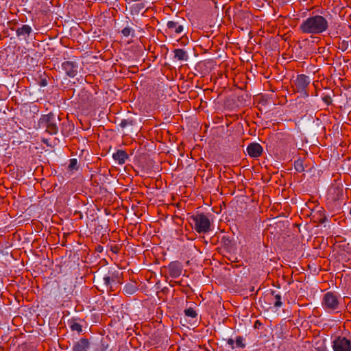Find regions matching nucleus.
<instances>
[{
  "mask_svg": "<svg viewBox=\"0 0 351 351\" xmlns=\"http://www.w3.org/2000/svg\"><path fill=\"white\" fill-rule=\"evenodd\" d=\"M174 58L180 61H186L188 60L186 51L183 49H176L173 51Z\"/></svg>",
  "mask_w": 351,
  "mask_h": 351,
  "instance_id": "f3484780",
  "label": "nucleus"
},
{
  "mask_svg": "<svg viewBox=\"0 0 351 351\" xmlns=\"http://www.w3.org/2000/svg\"><path fill=\"white\" fill-rule=\"evenodd\" d=\"M227 342H228V345H230V347H231V348H232V349H233V348H234V339H231V338H230V339H228V341H227Z\"/></svg>",
  "mask_w": 351,
  "mask_h": 351,
  "instance_id": "c85d7f7f",
  "label": "nucleus"
},
{
  "mask_svg": "<svg viewBox=\"0 0 351 351\" xmlns=\"http://www.w3.org/2000/svg\"><path fill=\"white\" fill-rule=\"evenodd\" d=\"M62 67L69 77H74L77 74L78 65L75 61L64 62Z\"/></svg>",
  "mask_w": 351,
  "mask_h": 351,
  "instance_id": "6e6552de",
  "label": "nucleus"
},
{
  "mask_svg": "<svg viewBox=\"0 0 351 351\" xmlns=\"http://www.w3.org/2000/svg\"><path fill=\"white\" fill-rule=\"evenodd\" d=\"M184 19L176 18L174 20L169 21L167 23L166 32L174 36H178L184 32Z\"/></svg>",
  "mask_w": 351,
  "mask_h": 351,
  "instance_id": "423d86ee",
  "label": "nucleus"
},
{
  "mask_svg": "<svg viewBox=\"0 0 351 351\" xmlns=\"http://www.w3.org/2000/svg\"><path fill=\"white\" fill-rule=\"evenodd\" d=\"M235 343H236L237 347H238V348H243L245 347V344L243 343V337L241 336L237 337Z\"/></svg>",
  "mask_w": 351,
  "mask_h": 351,
  "instance_id": "bb28decb",
  "label": "nucleus"
},
{
  "mask_svg": "<svg viewBox=\"0 0 351 351\" xmlns=\"http://www.w3.org/2000/svg\"><path fill=\"white\" fill-rule=\"evenodd\" d=\"M189 223L199 234H206L211 230V223L208 217L202 213H197L188 218Z\"/></svg>",
  "mask_w": 351,
  "mask_h": 351,
  "instance_id": "f03ea898",
  "label": "nucleus"
},
{
  "mask_svg": "<svg viewBox=\"0 0 351 351\" xmlns=\"http://www.w3.org/2000/svg\"><path fill=\"white\" fill-rule=\"evenodd\" d=\"M104 285L106 287V290L108 292L114 291L113 285L114 282L112 281L111 278L109 277L108 274L105 275L103 278Z\"/></svg>",
  "mask_w": 351,
  "mask_h": 351,
  "instance_id": "a211bd4d",
  "label": "nucleus"
},
{
  "mask_svg": "<svg viewBox=\"0 0 351 351\" xmlns=\"http://www.w3.org/2000/svg\"><path fill=\"white\" fill-rule=\"evenodd\" d=\"M322 100L327 106L330 105L332 101L331 97L328 95H326L323 96Z\"/></svg>",
  "mask_w": 351,
  "mask_h": 351,
  "instance_id": "cd10ccee",
  "label": "nucleus"
},
{
  "mask_svg": "<svg viewBox=\"0 0 351 351\" xmlns=\"http://www.w3.org/2000/svg\"><path fill=\"white\" fill-rule=\"evenodd\" d=\"M71 128H73L68 121L62 123V133L64 136H68Z\"/></svg>",
  "mask_w": 351,
  "mask_h": 351,
  "instance_id": "5701e85b",
  "label": "nucleus"
},
{
  "mask_svg": "<svg viewBox=\"0 0 351 351\" xmlns=\"http://www.w3.org/2000/svg\"><path fill=\"white\" fill-rule=\"evenodd\" d=\"M246 152L250 157L258 158L261 156L263 149L259 143H251L247 145Z\"/></svg>",
  "mask_w": 351,
  "mask_h": 351,
  "instance_id": "9d476101",
  "label": "nucleus"
},
{
  "mask_svg": "<svg viewBox=\"0 0 351 351\" xmlns=\"http://www.w3.org/2000/svg\"><path fill=\"white\" fill-rule=\"evenodd\" d=\"M294 169L299 173L303 172L304 171L303 160L301 159L295 160L294 162Z\"/></svg>",
  "mask_w": 351,
  "mask_h": 351,
  "instance_id": "412c9836",
  "label": "nucleus"
},
{
  "mask_svg": "<svg viewBox=\"0 0 351 351\" xmlns=\"http://www.w3.org/2000/svg\"><path fill=\"white\" fill-rule=\"evenodd\" d=\"M328 28V21L321 15L310 16L304 20L299 26V29L302 33L311 34H322Z\"/></svg>",
  "mask_w": 351,
  "mask_h": 351,
  "instance_id": "f257e3e1",
  "label": "nucleus"
},
{
  "mask_svg": "<svg viewBox=\"0 0 351 351\" xmlns=\"http://www.w3.org/2000/svg\"><path fill=\"white\" fill-rule=\"evenodd\" d=\"M128 158L129 155L123 149H118L112 154V158L117 161L119 165H123Z\"/></svg>",
  "mask_w": 351,
  "mask_h": 351,
  "instance_id": "4468645a",
  "label": "nucleus"
},
{
  "mask_svg": "<svg viewBox=\"0 0 351 351\" xmlns=\"http://www.w3.org/2000/svg\"><path fill=\"white\" fill-rule=\"evenodd\" d=\"M89 346V341L86 338H81L74 343L73 351H87Z\"/></svg>",
  "mask_w": 351,
  "mask_h": 351,
  "instance_id": "ddd939ff",
  "label": "nucleus"
},
{
  "mask_svg": "<svg viewBox=\"0 0 351 351\" xmlns=\"http://www.w3.org/2000/svg\"><path fill=\"white\" fill-rule=\"evenodd\" d=\"M334 351H351V341L345 337L338 336L332 341Z\"/></svg>",
  "mask_w": 351,
  "mask_h": 351,
  "instance_id": "0eeeda50",
  "label": "nucleus"
},
{
  "mask_svg": "<svg viewBox=\"0 0 351 351\" xmlns=\"http://www.w3.org/2000/svg\"><path fill=\"white\" fill-rule=\"evenodd\" d=\"M322 308L327 312H334L339 307L338 296L332 292L326 293L322 300Z\"/></svg>",
  "mask_w": 351,
  "mask_h": 351,
  "instance_id": "20e7f679",
  "label": "nucleus"
},
{
  "mask_svg": "<svg viewBox=\"0 0 351 351\" xmlns=\"http://www.w3.org/2000/svg\"><path fill=\"white\" fill-rule=\"evenodd\" d=\"M182 271V265L179 261H173L169 264L168 273L171 278H176L179 277Z\"/></svg>",
  "mask_w": 351,
  "mask_h": 351,
  "instance_id": "1a4fd4ad",
  "label": "nucleus"
},
{
  "mask_svg": "<svg viewBox=\"0 0 351 351\" xmlns=\"http://www.w3.org/2000/svg\"><path fill=\"white\" fill-rule=\"evenodd\" d=\"M349 47H350V45H349L348 41L343 40L341 43H339L338 48L340 50H341L342 51H345L348 49Z\"/></svg>",
  "mask_w": 351,
  "mask_h": 351,
  "instance_id": "a878e982",
  "label": "nucleus"
},
{
  "mask_svg": "<svg viewBox=\"0 0 351 351\" xmlns=\"http://www.w3.org/2000/svg\"><path fill=\"white\" fill-rule=\"evenodd\" d=\"M32 32V28L29 25H22L16 30V36L21 38L27 40L29 35Z\"/></svg>",
  "mask_w": 351,
  "mask_h": 351,
  "instance_id": "f8f14e48",
  "label": "nucleus"
},
{
  "mask_svg": "<svg viewBox=\"0 0 351 351\" xmlns=\"http://www.w3.org/2000/svg\"><path fill=\"white\" fill-rule=\"evenodd\" d=\"M79 318L72 317L68 320V325L72 331H77L78 333L82 332V326L77 322Z\"/></svg>",
  "mask_w": 351,
  "mask_h": 351,
  "instance_id": "dca6fc26",
  "label": "nucleus"
},
{
  "mask_svg": "<svg viewBox=\"0 0 351 351\" xmlns=\"http://www.w3.org/2000/svg\"><path fill=\"white\" fill-rule=\"evenodd\" d=\"M78 169L77 166V160L76 158H72L69 160V165L68 166V169L70 171L77 170Z\"/></svg>",
  "mask_w": 351,
  "mask_h": 351,
  "instance_id": "393cba45",
  "label": "nucleus"
},
{
  "mask_svg": "<svg viewBox=\"0 0 351 351\" xmlns=\"http://www.w3.org/2000/svg\"><path fill=\"white\" fill-rule=\"evenodd\" d=\"M38 126L40 128L45 129L51 135H55L58 132L56 117L53 112L43 114L38 121Z\"/></svg>",
  "mask_w": 351,
  "mask_h": 351,
  "instance_id": "7ed1b4c3",
  "label": "nucleus"
},
{
  "mask_svg": "<svg viewBox=\"0 0 351 351\" xmlns=\"http://www.w3.org/2000/svg\"><path fill=\"white\" fill-rule=\"evenodd\" d=\"M258 324H259V321H258V320H257V321L255 322V324L258 325Z\"/></svg>",
  "mask_w": 351,
  "mask_h": 351,
  "instance_id": "f704fd0d",
  "label": "nucleus"
},
{
  "mask_svg": "<svg viewBox=\"0 0 351 351\" xmlns=\"http://www.w3.org/2000/svg\"><path fill=\"white\" fill-rule=\"evenodd\" d=\"M265 299L268 300L270 304L273 302L274 307L280 308L282 305V296L279 293H276L275 291L271 290L269 293L265 295Z\"/></svg>",
  "mask_w": 351,
  "mask_h": 351,
  "instance_id": "9b49d317",
  "label": "nucleus"
},
{
  "mask_svg": "<svg viewBox=\"0 0 351 351\" xmlns=\"http://www.w3.org/2000/svg\"><path fill=\"white\" fill-rule=\"evenodd\" d=\"M184 312L186 317L195 318L197 316L196 311L191 307L186 308Z\"/></svg>",
  "mask_w": 351,
  "mask_h": 351,
  "instance_id": "b1692460",
  "label": "nucleus"
},
{
  "mask_svg": "<svg viewBox=\"0 0 351 351\" xmlns=\"http://www.w3.org/2000/svg\"><path fill=\"white\" fill-rule=\"evenodd\" d=\"M111 278L112 281L114 282V285L122 284L121 274L119 271L115 269H110L107 274Z\"/></svg>",
  "mask_w": 351,
  "mask_h": 351,
  "instance_id": "2eb2a0df",
  "label": "nucleus"
},
{
  "mask_svg": "<svg viewBox=\"0 0 351 351\" xmlns=\"http://www.w3.org/2000/svg\"><path fill=\"white\" fill-rule=\"evenodd\" d=\"M40 85L41 86H46L47 85V81L46 79H43L41 81H40Z\"/></svg>",
  "mask_w": 351,
  "mask_h": 351,
  "instance_id": "7c9ffc66",
  "label": "nucleus"
},
{
  "mask_svg": "<svg viewBox=\"0 0 351 351\" xmlns=\"http://www.w3.org/2000/svg\"><path fill=\"white\" fill-rule=\"evenodd\" d=\"M258 324H259V321H258V320H257V321L255 322V324L258 325Z\"/></svg>",
  "mask_w": 351,
  "mask_h": 351,
  "instance_id": "c9c22d12",
  "label": "nucleus"
},
{
  "mask_svg": "<svg viewBox=\"0 0 351 351\" xmlns=\"http://www.w3.org/2000/svg\"><path fill=\"white\" fill-rule=\"evenodd\" d=\"M121 34L125 37H128L130 36L133 37L134 36V29L129 26H127L121 30Z\"/></svg>",
  "mask_w": 351,
  "mask_h": 351,
  "instance_id": "4be33fe9",
  "label": "nucleus"
},
{
  "mask_svg": "<svg viewBox=\"0 0 351 351\" xmlns=\"http://www.w3.org/2000/svg\"><path fill=\"white\" fill-rule=\"evenodd\" d=\"M96 251L98 252H101L103 251V246L100 245H98L97 247H96Z\"/></svg>",
  "mask_w": 351,
  "mask_h": 351,
  "instance_id": "2f4dec72",
  "label": "nucleus"
},
{
  "mask_svg": "<svg viewBox=\"0 0 351 351\" xmlns=\"http://www.w3.org/2000/svg\"><path fill=\"white\" fill-rule=\"evenodd\" d=\"M311 83V79L304 74L298 75L295 80H293V87L295 92L302 93L304 97H308L307 91L308 86Z\"/></svg>",
  "mask_w": 351,
  "mask_h": 351,
  "instance_id": "39448f33",
  "label": "nucleus"
},
{
  "mask_svg": "<svg viewBox=\"0 0 351 351\" xmlns=\"http://www.w3.org/2000/svg\"><path fill=\"white\" fill-rule=\"evenodd\" d=\"M326 218L324 214L320 215V218L319 219V221L320 223H324L326 221Z\"/></svg>",
  "mask_w": 351,
  "mask_h": 351,
  "instance_id": "c756f323",
  "label": "nucleus"
},
{
  "mask_svg": "<svg viewBox=\"0 0 351 351\" xmlns=\"http://www.w3.org/2000/svg\"><path fill=\"white\" fill-rule=\"evenodd\" d=\"M137 290L138 288L134 283H127L123 288L124 293L128 295H132Z\"/></svg>",
  "mask_w": 351,
  "mask_h": 351,
  "instance_id": "6ab92c4d",
  "label": "nucleus"
},
{
  "mask_svg": "<svg viewBox=\"0 0 351 351\" xmlns=\"http://www.w3.org/2000/svg\"><path fill=\"white\" fill-rule=\"evenodd\" d=\"M134 123L135 121L132 118H128L122 119L119 123V126L122 128H125L128 126H132Z\"/></svg>",
  "mask_w": 351,
  "mask_h": 351,
  "instance_id": "aec40b11",
  "label": "nucleus"
},
{
  "mask_svg": "<svg viewBox=\"0 0 351 351\" xmlns=\"http://www.w3.org/2000/svg\"><path fill=\"white\" fill-rule=\"evenodd\" d=\"M112 251L115 253V254H117L119 252V247L117 246H114L112 249Z\"/></svg>",
  "mask_w": 351,
  "mask_h": 351,
  "instance_id": "473e14b6",
  "label": "nucleus"
},
{
  "mask_svg": "<svg viewBox=\"0 0 351 351\" xmlns=\"http://www.w3.org/2000/svg\"><path fill=\"white\" fill-rule=\"evenodd\" d=\"M321 49H322L323 51L324 50V47H320L319 48V53H321Z\"/></svg>",
  "mask_w": 351,
  "mask_h": 351,
  "instance_id": "72a5a7b5",
  "label": "nucleus"
}]
</instances>
